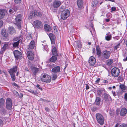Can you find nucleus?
<instances>
[{"mask_svg":"<svg viewBox=\"0 0 127 127\" xmlns=\"http://www.w3.org/2000/svg\"><path fill=\"white\" fill-rule=\"evenodd\" d=\"M6 31L4 30H2L1 31V34L7 38L8 36V33L6 32Z\"/></svg>","mask_w":127,"mask_h":127,"instance_id":"26","label":"nucleus"},{"mask_svg":"<svg viewBox=\"0 0 127 127\" xmlns=\"http://www.w3.org/2000/svg\"><path fill=\"white\" fill-rule=\"evenodd\" d=\"M13 53L15 58L16 60L21 59L22 58V54L21 52L17 50H16L13 52Z\"/></svg>","mask_w":127,"mask_h":127,"instance_id":"7","label":"nucleus"},{"mask_svg":"<svg viewBox=\"0 0 127 127\" xmlns=\"http://www.w3.org/2000/svg\"><path fill=\"white\" fill-rule=\"evenodd\" d=\"M118 127H127V125L125 124H123L118 126Z\"/></svg>","mask_w":127,"mask_h":127,"instance_id":"42","label":"nucleus"},{"mask_svg":"<svg viewBox=\"0 0 127 127\" xmlns=\"http://www.w3.org/2000/svg\"><path fill=\"white\" fill-rule=\"evenodd\" d=\"M21 0H14L15 3L17 4H19L21 2Z\"/></svg>","mask_w":127,"mask_h":127,"instance_id":"44","label":"nucleus"},{"mask_svg":"<svg viewBox=\"0 0 127 127\" xmlns=\"http://www.w3.org/2000/svg\"><path fill=\"white\" fill-rule=\"evenodd\" d=\"M12 85L14 87H18V85L15 83H13L12 84Z\"/></svg>","mask_w":127,"mask_h":127,"instance_id":"50","label":"nucleus"},{"mask_svg":"<svg viewBox=\"0 0 127 127\" xmlns=\"http://www.w3.org/2000/svg\"><path fill=\"white\" fill-rule=\"evenodd\" d=\"M107 36H105V39L107 41L110 40L111 38V35L107 34Z\"/></svg>","mask_w":127,"mask_h":127,"instance_id":"32","label":"nucleus"},{"mask_svg":"<svg viewBox=\"0 0 127 127\" xmlns=\"http://www.w3.org/2000/svg\"><path fill=\"white\" fill-rule=\"evenodd\" d=\"M76 45L79 48H81L82 46L81 44L79 42H76Z\"/></svg>","mask_w":127,"mask_h":127,"instance_id":"43","label":"nucleus"},{"mask_svg":"<svg viewBox=\"0 0 127 127\" xmlns=\"http://www.w3.org/2000/svg\"><path fill=\"white\" fill-rule=\"evenodd\" d=\"M31 15H32L34 16H37L39 17L42 16V13L39 10H35L31 11L30 14Z\"/></svg>","mask_w":127,"mask_h":127,"instance_id":"12","label":"nucleus"},{"mask_svg":"<svg viewBox=\"0 0 127 127\" xmlns=\"http://www.w3.org/2000/svg\"><path fill=\"white\" fill-rule=\"evenodd\" d=\"M11 78V79L13 81L15 80L16 78L15 76V74H10Z\"/></svg>","mask_w":127,"mask_h":127,"instance_id":"39","label":"nucleus"},{"mask_svg":"<svg viewBox=\"0 0 127 127\" xmlns=\"http://www.w3.org/2000/svg\"><path fill=\"white\" fill-rule=\"evenodd\" d=\"M98 3V2L96 0H93L92 3V7H95Z\"/></svg>","mask_w":127,"mask_h":127,"instance_id":"29","label":"nucleus"},{"mask_svg":"<svg viewBox=\"0 0 127 127\" xmlns=\"http://www.w3.org/2000/svg\"><path fill=\"white\" fill-rule=\"evenodd\" d=\"M120 46V43H118L116 45L114 48V50L117 49L119 48Z\"/></svg>","mask_w":127,"mask_h":127,"instance_id":"46","label":"nucleus"},{"mask_svg":"<svg viewBox=\"0 0 127 127\" xmlns=\"http://www.w3.org/2000/svg\"><path fill=\"white\" fill-rule=\"evenodd\" d=\"M20 40H19L17 41L14 42L13 44V46L14 47H17L18 46Z\"/></svg>","mask_w":127,"mask_h":127,"instance_id":"34","label":"nucleus"},{"mask_svg":"<svg viewBox=\"0 0 127 127\" xmlns=\"http://www.w3.org/2000/svg\"><path fill=\"white\" fill-rule=\"evenodd\" d=\"M86 90L88 89L89 88V87L87 84H86Z\"/></svg>","mask_w":127,"mask_h":127,"instance_id":"53","label":"nucleus"},{"mask_svg":"<svg viewBox=\"0 0 127 127\" xmlns=\"http://www.w3.org/2000/svg\"><path fill=\"white\" fill-rule=\"evenodd\" d=\"M112 94L114 96H116V94L115 93V92H114L113 91H112Z\"/></svg>","mask_w":127,"mask_h":127,"instance_id":"56","label":"nucleus"},{"mask_svg":"<svg viewBox=\"0 0 127 127\" xmlns=\"http://www.w3.org/2000/svg\"><path fill=\"white\" fill-rule=\"evenodd\" d=\"M17 70V66H13V68L8 71V72L10 74H15Z\"/></svg>","mask_w":127,"mask_h":127,"instance_id":"16","label":"nucleus"},{"mask_svg":"<svg viewBox=\"0 0 127 127\" xmlns=\"http://www.w3.org/2000/svg\"><path fill=\"white\" fill-rule=\"evenodd\" d=\"M102 91L103 90H97V92L98 95H101L102 94Z\"/></svg>","mask_w":127,"mask_h":127,"instance_id":"41","label":"nucleus"},{"mask_svg":"<svg viewBox=\"0 0 127 127\" xmlns=\"http://www.w3.org/2000/svg\"><path fill=\"white\" fill-rule=\"evenodd\" d=\"M57 58L56 57L53 56L50 58V61L51 62H54L57 60Z\"/></svg>","mask_w":127,"mask_h":127,"instance_id":"31","label":"nucleus"},{"mask_svg":"<svg viewBox=\"0 0 127 127\" xmlns=\"http://www.w3.org/2000/svg\"><path fill=\"white\" fill-rule=\"evenodd\" d=\"M61 4V2L60 1L56 0L53 2V5L54 7L57 8L59 7Z\"/></svg>","mask_w":127,"mask_h":127,"instance_id":"17","label":"nucleus"},{"mask_svg":"<svg viewBox=\"0 0 127 127\" xmlns=\"http://www.w3.org/2000/svg\"><path fill=\"white\" fill-rule=\"evenodd\" d=\"M120 87L121 89L125 90L127 89V87L124 85L122 84L120 85Z\"/></svg>","mask_w":127,"mask_h":127,"instance_id":"35","label":"nucleus"},{"mask_svg":"<svg viewBox=\"0 0 127 127\" xmlns=\"http://www.w3.org/2000/svg\"><path fill=\"white\" fill-rule=\"evenodd\" d=\"M100 78H98L97 79V80L95 81V82L96 83H98L99 81H100Z\"/></svg>","mask_w":127,"mask_h":127,"instance_id":"58","label":"nucleus"},{"mask_svg":"<svg viewBox=\"0 0 127 127\" xmlns=\"http://www.w3.org/2000/svg\"><path fill=\"white\" fill-rule=\"evenodd\" d=\"M19 95L20 97H23V95L22 94L20 93V94Z\"/></svg>","mask_w":127,"mask_h":127,"instance_id":"63","label":"nucleus"},{"mask_svg":"<svg viewBox=\"0 0 127 127\" xmlns=\"http://www.w3.org/2000/svg\"><path fill=\"white\" fill-rule=\"evenodd\" d=\"M35 45L34 41L33 40L31 41L29 47L31 49H33L34 48Z\"/></svg>","mask_w":127,"mask_h":127,"instance_id":"27","label":"nucleus"},{"mask_svg":"<svg viewBox=\"0 0 127 127\" xmlns=\"http://www.w3.org/2000/svg\"><path fill=\"white\" fill-rule=\"evenodd\" d=\"M32 34L31 33H29L26 37V39L28 40H29L32 38Z\"/></svg>","mask_w":127,"mask_h":127,"instance_id":"37","label":"nucleus"},{"mask_svg":"<svg viewBox=\"0 0 127 127\" xmlns=\"http://www.w3.org/2000/svg\"><path fill=\"white\" fill-rule=\"evenodd\" d=\"M29 92L32 93L36 95L37 94V92L36 91H34L31 89H30L29 90Z\"/></svg>","mask_w":127,"mask_h":127,"instance_id":"40","label":"nucleus"},{"mask_svg":"<svg viewBox=\"0 0 127 127\" xmlns=\"http://www.w3.org/2000/svg\"><path fill=\"white\" fill-rule=\"evenodd\" d=\"M7 12V11L5 10L0 9V18H3Z\"/></svg>","mask_w":127,"mask_h":127,"instance_id":"18","label":"nucleus"},{"mask_svg":"<svg viewBox=\"0 0 127 127\" xmlns=\"http://www.w3.org/2000/svg\"><path fill=\"white\" fill-rule=\"evenodd\" d=\"M45 110L47 112H49L50 111V109L48 107H45Z\"/></svg>","mask_w":127,"mask_h":127,"instance_id":"55","label":"nucleus"},{"mask_svg":"<svg viewBox=\"0 0 127 127\" xmlns=\"http://www.w3.org/2000/svg\"><path fill=\"white\" fill-rule=\"evenodd\" d=\"M120 73L119 69L118 68L114 67L111 70V73L112 76L114 77H118Z\"/></svg>","mask_w":127,"mask_h":127,"instance_id":"4","label":"nucleus"},{"mask_svg":"<svg viewBox=\"0 0 127 127\" xmlns=\"http://www.w3.org/2000/svg\"><path fill=\"white\" fill-rule=\"evenodd\" d=\"M3 123L2 121L0 119V126H1L2 125Z\"/></svg>","mask_w":127,"mask_h":127,"instance_id":"60","label":"nucleus"},{"mask_svg":"<svg viewBox=\"0 0 127 127\" xmlns=\"http://www.w3.org/2000/svg\"><path fill=\"white\" fill-rule=\"evenodd\" d=\"M49 36L50 39L55 38V36L52 33H50L49 34Z\"/></svg>","mask_w":127,"mask_h":127,"instance_id":"38","label":"nucleus"},{"mask_svg":"<svg viewBox=\"0 0 127 127\" xmlns=\"http://www.w3.org/2000/svg\"><path fill=\"white\" fill-rule=\"evenodd\" d=\"M27 55L28 58L31 60H33L34 59L33 53V52L29 51L27 52Z\"/></svg>","mask_w":127,"mask_h":127,"instance_id":"14","label":"nucleus"},{"mask_svg":"<svg viewBox=\"0 0 127 127\" xmlns=\"http://www.w3.org/2000/svg\"><path fill=\"white\" fill-rule=\"evenodd\" d=\"M103 99L104 100L105 102L108 105H109L110 102V96L108 95L105 93L103 94Z\"/></svg>","mask_w":127,"mask_h":127,"instance_id":"8","label":"nucleus"},{"mask_svg":"<svg viewBox=\"0 0 127 127\" xmlns=\"http://www.w3.org/2000/svg\"><path fill=\"white\" fill-rule=\"evenodd\" d=\"M3 22L1 20H0V27H1L3 25Z\"/></svg>","mask_w":127,"mask_h":127,"instance_id":"52","label":"nucleus"},{"mask_svg":"<svg viewBox=\"0 0 127 127\" xmlns=\"http://www.w3.org/2000/svg\"><path fill=\"white\" fill-rule=\"evenodd\" d=\"M60 67L59 66H57L52 68L51 70V72L57 73L60 72Z\"/></svg>","mask_w":127,"mask_h":127,"instance_id":"19","label":"nucleus"},{"mask_svg":"<svg viewBox=\"0 0 127 127\" xmlns=\"http://www.w3.org/2000/svg\"><path fill=\"white\" fill-rule=\"evenodd\" d=\"M111 52L110 51L105 50L104 51L102 54V56L103 58L105 59H109L111 55Z\"/></svg>","mask_w":127,"mask_h":127,"instance_id":"6","label":"nucleus"},{"mask_svg":"<svg viewBox=\"0 0 127 127\" xmlns=\"http://www.w3.org/2000/svg\"><path fill=\"white\" fill-rule=\"evenodd\" d=\"M91 109L92 111H95L96 110L97 108L95 107H93L91 108Z\"/></svg>","mask_w":127,"mask_h":127,"instance_id":"47","label":"nucleus"},{"mask_svg":"<svg viewBox=\"0 0 127 127\" xmlns=\"http://www.w3.org/2000/svg\"><path fill=\"white\" fill-rule=\"evenodd\" d=\"M96 53L97 55L99 56H100L101 54V52L99 46L97 45L96 46Z\"/></svg>","mask_w":127,"mask_h":127,"instance_id":"25","label":"nucleus"},{"mask_svg":"<svg viewBox=\"0 0 127 127\" xmlns=\"http://www.w3.org/2000/svg\"><path fill=\"white\" fill-rule=\"evenodd\" d=\"M93 53H95V48H93Z\"/></svg>","mask_w":127,"mask_h":127,"instance_id":"62","label":"nucleus"},{"mask_svg":"<svg viewBox=\"0 0 127 127\" xmlns=\"http://www.w3.org/2000/svg\"><path fill=\"white\" fill-rule=\"evenodd\" d=\"M18 40V37H16V38H14L13 39V41H16L17 40Z\"/></svg>","mask_w":127,"mask_h":127,"instance_id":"59","label":"nucleus"},{"mask_svg":"<svg viewBox=\"0 0 127 127\" xmlns=\"http://www.w3.org/2000/svg\"><path fill=\"white\" fill-rule=\"evenodd\" d=\"M13 93L16 96H18L19 95L18 93L15 91H13Z\"/></svg>","mask_w":127,"mask_h":127,"instance_id":"45","label":"nucleus"},{"mask_svg":"<svg viewBox=\"0 0 127 127\" xmlns=\"http://www.w3.org/2000/svg\"><path fill=\"white\" fill-rule=\"evenodd\" d=\"M21 15L19 14L15 18V24L17 26L19 29H20L21 28Z\"/></svg>","mask_w":127,"mask_h":127,"instance_id":"5","label":"nucleus"},{"mask_svg":"<svg viewBox=\"0 0 127 127\" xmlns=\"http://www.w3.org/2000/svg\"><path fill=\"white\" fill-rule=\"evenodd\" d=\"M52 10L54 12H56L57 11V8H52Z\"/></svg>","mask_w":127,"mask_h":127,"instance_id":"61","label":"nucleus"},{"mask_svg":"<svg viewBox=\"0 0 127 127\" xmlns=\"http://www.w3.org/2000/svg\"><path fill=\"white\" fill-rule=\"evenodd\" d=\"M113 61L112 59H109L107 61V64L108 65H110L113 63Z\"/></svg>","mask_w":127,"mask_h":127,"instance_id":"33","label":"nucleus"},{"mask_svg":"<svg viewBox=\"0 0 127 127\" xmlns=\"http://www.w3.org/2000/svg\"><path fill=\"white\" fill-rule=\"evenodd\" d=\"M70 12L68 9L63 11L61 14V18L64 20H65L69 16Z\"/></svg>","mask_w":127,"mask_h":127,"instance_id":"2","label":"nucleus"},{"mask_svg":"<svg viewBox=\"0 0 127 127\" xmlns=\"http://www.w3.org/2000/svg\"><path fill=\"white\" fill-rule=\"evenodd\" d=\"M96 120L98 123L101 125H102L104 123V118L102 115L99 113L96 114Z\"/></svg>","mask_w":127,"mask_h":127,"instance_id":"3","label":"nucleus"},{"mask_svg":"<svg viewBox=\"0 0 127 127\" xmlns=\"http://www.w3.org/2000/svg\"><path fill=\"white\" fill-rule=\"evenodd\" d=\"M127 113V109L125 108H123L121 109L120 114L121 116H125Z\"/></svg>","mask_w":127,"mask_h":127,"instance_id":"20","label":"nucleus"},{"mask_svg":"<svg viewBox=\"0 0 127 127\" xmlns=\"http://www.w3.org/2000/svg\"><path fill=\"white\" fill-rule=\"evenodd\" d=\"M55 38H53L52 39H51V40L52 43L54 44L55 43Z\"/></svg>","mask_w":127,"mask_h":127,"instance_id":"48","label":"nucleus"},{"mask_svg":"<svg viewBox=\"0 0 127 127\" xmlns=\"http://www.w3.org/2000/svg\"><path fill=\"white\" fill-rule=\"evenodd\" d=\"M34 24L35 26V27L38 29H41L43 27V25L41 21L38 20L34 21Z\"/></svg>","mask_w":127,"mask_h":127,"instance_id":"10","label":"nucleus"},{"mask_svg":"<svg viewBox=\"0 0 127 127\" xmlns=\"http://www.w3.org/2000/svg\"><path fill=\"white\" fill-rule=\"evenodd\" d=\"M6 103L7 108L10 109L12 106V102L11 99L10 98H7Z\"/></svg>","mask_w":127,"mask_h":127,"instance_id":"11","label":"nucleus"},{"mask_svg":"<svg viewBox=\"0 0 127 127\" xmlns=\"http://www.w3.org/2000/svg\"><path fill=\"white\" fill-rule=\"evenodd\" d=\"M51 77L50 76L45 74L42 75L41 80L42 82L49 83L51 82Z\"/></svg>","mask_w":127,"mask_h":127,"instance_id":"1","label":"nucleus"},{"mask_svg":"<svg viewBox=\"0 0 127 127\" xmlns=\"http://www.w3.org/2000/svg\"><path fill=\"white\" fill-rule=\"evenodd\" d=\"M4 102V100L3 98L0 99V107H1L3 105Z\"/></svg>","mask_w":127,"mask_h":127,"instance_id":"36","label":"nucleus"},{"mask_svg":"<svg viewBox=\"0 0 127 127\" xmlns=\"http://www.w3.org/2000/svg\"><path fill=\"white\" fill-rule=\"evenodd\" d=\"M116 8H111V9H110V11L112 12L113 11H116Z\"/></svg>","mask_w":127,"mask_h":127,"instance_id":"57","label":"nucleus"},{"mask_svg":"<svg viewBox=\"0 0 127 127\" xmlns=\"http://www.w3.org/2000/svg\"><path fill=\"white\" fill-rule=\"evenodd\" d=\"M52 73V79L53 80H55L57 77V73H53L51 72Z\"/></svg>","mask_w":127,"mask_h":127,"instance_id":"28","label":"nucleus"},{"mask_svg":"<svg viewBox=\"0 0 127 127\" xmlns=\"http://www.w3.org/2000/svg\"><path fill=\"white\" fill-rule=\"evenodd\" d=\"M95 58L93 56H91L89 60V63L90 65L92 66L95 64Z\"/></svg>","mask_w":127,"mask_h":127,"instance_id":"13","label":"nucleus"},{"mask_svg":"<svg viewBox=\"0 0 127 127\" xmlns=\"http://www.w3.org/2000/svg\"><path fill=\"white\" fill-rule=\"evenodd\" d=\"M13 11L11 9H10L9 11V12L10 14H12L13 13Z\"/></svg>","mask_w":127,"mask_h":127,"instance_id":"54","label":"nucleus"},{"mask_svg":"<svg viewBox=\"0 0 127 127\" xmlns=\"http://www.w3.org/2000/svg\"><path fill=\"white\" fill-rule=\"evenodd\" d=\"M123 61H127V56L126 58L123 59Z\"/></svg>","mask_w":127,"mask_h":127,"instance_id":"64","label":"nucleus"},{"mask_svg":"<svg viewBox=\"0 0 127 127\" xmlns=\"http://www.w3.org/2000/svg\"><path fill=\"white\" fill-rule=\"evenodd\" d=\"M30 68L33 74L35 76H36L40 70L39 68L35 67L33 65H32L31 66Z\"/></svg>","mask_w":127,"mask_h":127,"instance_id":"9","label":"nucleus"},{"mask_svg":"<svg viewBox=\"0 0 127 127\" xmlns=\"http://www.w3.org/2000/svg\"><path fill=\"white\" fill-rule=\"evenodd\" d=\"M8 29L9 33L10 34L12 35L13 34H15L16 33V30L13 27H9L8 28Z\"/></svg>","mask_w":127,"mask_h":127,"instance_id":"15","label":"nucleus"},{"mask_svg":"<svg viewBox=\"0 0 127 127\" xmlns=\"http://www.w3.org/2000/svg\"><path fill=\"white\" fill-rule=\"evenodd\" d=\"M44 28L46 31L47 32L50 31L51 30V28L50 26L49 25L46 24L44 26Z\"/></svg>","mask_w":127,"mask_h":127,"instance_id":"24","label":"nucleus"},{"mask_svg":"<svg viewBox=\"0 0 127 127\" xmlns=\"http://www.w3.org/2000/svg\"><path fill=\"white\" fill-rule=\"evenodd\" d=\"M37 88H38L39 89L42 91V88L40 87V85L38 84H37L36 86Z\"/></svg>","mask_w":127,"mask_h":127,"instance_id":"51","label":"nucleus"},{"mask_svg":"<svg viewBox=\"0 0 127 127\" xmlns=\"http://www.w3.org/2000/svg\"><path fill=\"white\" fill-rule=\"evenodd\" d=\"M124 99L126 101H127V93H125L124 95Z\"/></svg>","mask_w":127,"mask_h":127,"instance_id":"49","label":"nucleus"},{"mask_svg":"<svg viewBox=\"0 0 127 127\" xmlns=\"http://www.w3.org/2000/svg\"><path fill=\"white\" fill-rule=\"evenodd\" d=\"M8 48V44H4L3 47L1 49V51L0 52V53L2 54L4 51L7 49Z\"/></svg>","mask_w":127,"mask_h":127,"instance_id":"21","label":"nucleus"},{"mask_svg":"<svg viewBox=\"0 0 127 127\" xmlns=\"http://www.w3.org/2000/svg\"><path fill=\"white\" fill-rule=\"evenodd\" d=\"M52 54L55 56H57L58 55L56 49L55 47H54L52 50Z\"/></svg>","mask_w":127,"mask_h":127,"instance_id":"30","label":"nucleus"},{"mask_svg":"<svg viewBox=\"0 0 127 127\" xmlns=\"http://www.w3.org/2000/svg\"><path fill=\"white\" fill-rule=\"evenodd\" d=\"M77 3L79 8L82 7L83 3V0H77Z\"/></svg>","mask_w":127,"mask_h":127,"instance_id":"23","label":"nucleus"},{"mask_svg":"<svg viewBox=\"0 0 127 127\" xmlns=\"http://www.w3.org/2000/svg\"><path fill=\"white\" fill-rule=\"evenodd\" d=\"M101 101V99L99 97H96L95 102V103L97 105H99L100 104Z\"/></svg>","mask_w":127,"mask_h":127,"instance_id":"22","label":"nucleus"}]
</instances>
